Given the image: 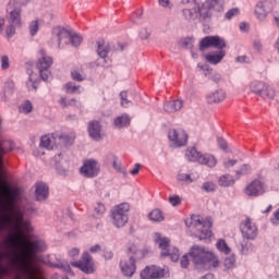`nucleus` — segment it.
Here are the masks:
<instances>
[{
	"label": "nucleus",
	"mask_w": 279,
	"mask_h": 279,
	"mask_svg": "<svg viewBox=\"0 0 279 279\" xmlns=\"http://www.w3.org/2000/svg\"><path fill=\"white\" fill-rule=\"evenodd\" d=\"M54 267H57V269H61L65 274H71V266L68 262H60L58 264H54Z\"/></svg>",
	"instance_id": "nucleus-45"
},
{
	"label": "nucleus",
	"mask_w": 279,
	"mask_h": 279,
	"mask_svg": "<svg viewBox=\"0 0 279 279\" xmlns=\"http://www.w3.org/2000/svg\"><path fill=\"white\" fill-rule=\"evenodd\" d=\"M178 180H179V182H185V184H191L193 182L191 174H187V173L179 174Z\"/></svg>",
	"instance_id": "nucleus-52"
},
{
	"label": "nucleus",
	"mask_w": 279,
	"mask_h": 279,
	"mask_svg": "<svg viewBox=\"0 0 279 279\" xmlns=\"http://www.w3.org/2000/svg\"><path fill=\"white\" fill-rule=\"evenodd\" d=\"M168 140L172 147H186L189 143V133L182 129H170L168 132Z\"/></svg>",
	"instance_id": "nucleus-9"
},
{
	"label": "nucleus",
	"mask_w": 279,
	"mask_h": 279,
	"mask_svg": "<svg viewBox=\"0 0 279 279\" xmlns=\"http://www.w3.org/2000/svg\"><path fill=\"white\" fill-rule=\"evenodd\" d=\"M241 247H242L241 248L242 254H245V255L251 254V252L254 251V246L250 242H243L241 244Z\"/></svg>",
	"instance_id": "nucleus-46"
},
{
	"label": "nucleus",
	"mask_w": 279,
	"mask_h": 279,
	"mask_svg": "<svg viewBox=\"0 0 279 279\" xmlns=\"http://www.w3.org/2000/svg\"><path fill=\"white\" fill-rule=\"evenodd\" d=\"M182 100H171L163 105L165 112L173 113L178 112V110H182Z\"/></svg>",
	"instance_id": "nucleus-25"
},
{
	"label": "nucleus",
	"mask_w": 279,
	"mask_h": 279,
	"mask_svg": "<svg viewBox=\"0 0 279 279\" xmlns=\"http://www.w3.org/2000/svg\"><path fill=\"white\" fill-rule=\"evenodd\" d=\"M130 122H131L130 116L123 114L116 118L113 123L116 128L121 129V128H128V125H130Z\"/></svg>",
	"instance_id": "nucleus-32"
},
{
	"label": "nucleus",
	"mask_w": 279,
	"mask_h": 279,
	"mask_svg": "<svg viewBox=\"0 0 279 279\" xmlns=\"http://www.w3.org/2000/svg\"><path fill=\"white\" fill-rule=\"evenodd\" d=\"M121 106L122 108H128L132 101L128 100V92L120 93Z\"/></svg>",
	"instance_id": "nucleus-49"
},
{
	"label": "nucleus",
	"mask_w": 279,
	"mask_h": 279,
	"mask_svg": "<svg viewBox=\"0 0 279 279\" xmlns=\"http://www.w3.org/2000/svg\"><path fill=\"white\" fill-rule=\"evenodd\" d=\"M259 97H263V99H274V97H276V89L266 83L265 88L262 90V94H259Z\"/></svg>",
	"instance_id": "nucleus-33"
},
{
	"label": "nucleus",
	"mask_w": 279,
	"mask_h": 279,
	"mask_svg": "<svg viewBox=\"0 0 279 279\" xmlns=\"http://www.w3.org/2000/svg\"><path fill=\"white\" fill-rule=\"evenodd\" d=\"M197 66H198L199 71H202L204 73L205 77H209L210 73H213V69H210V66H208L206 64L198 63Z\"/></svg>",
	"instance_id": "nucleus-50"
},
{
	"label": "nucleus",
	"mask_w": 279,
	"mask_h": 279,
	"mask_svg": "<svg viewBox=\"0 0 279 279\" xmlns=\"http://www.w3.org/2000/svg\"><path fill=\"white\" fill-rule=\"evenodd\" d=\"M58 144V133L44 135L40 140V146L45 149H53Z\"/></svg>",
	"instance_id": "nucleus-21"
},
{
	"label": "nucleus",
	"mask_w": 279,
	"mask_h": 279,
	"mask_svg": "<svg viewBox=\"0 0 279 279\" xmlns=\"http://www.w3.org/2000/svg\"><path fill=\"white\" fill-rule=\"evenodd\" d=\"M149 36H151V33L149 32V29H147V28H142V29L140 31V38H141L142 40H147V38H149Z\"/></svg>",
	"instance_id": "nucleus-57"
},
{
	"label": "nucleus",
	"mask_w": 279,
	"mask_h": 279,
	"mask_svg": "<svg viewBox=\"0 0 279 279\" xmlns=\"http://www.w3.org/2000/svg\"><path fill=\"white\" fill-rule=\"evenodd\" d=\"M266 84L267 83H265V82L254 81L251 83L250 88H251L252 93L260 96Z\"/></svg>",
	"instance_id": "nucleus-34"
},
{
	"label": "nucleus",
	"mask_w": 279,
	"mask_h": 279,
	"mask_svg": "<svg viewBox=\"0 0 279 279\" xmlns=\"http://www.w3.org/2000/svg\"><path fill=\"white\" fill-rule=\"evenodd\" d=\"M270 221H271L272 226H278V223H279V209H277L274 213L272 218L270 219Z\"/></svg>",
	"instance_id": "nucleus-60"
},
{
	"label": "nucleus",
	"mask_w": 279,
	"mask_h": 279,
	"mask_svg": "<svg viewBox=\"0 0 279 279\" xmlns=\"http://www.w3.org/2000/svg\"><path fill=\"white\" fill-rule=\"evenodd\" d=\"M72 47H80L82 45V36L70 33V41Z\"/></svg>",
	"instance_id": "nucleus-43"
},
{
	"label": "nucleus",
	"mask_w": 279,
	"mask_h": 279,
	"mask_svg": "<svg viewBox=\"0 0 279 279\" xmlns=\"http://www.w3.org/2000/svg\"><path fill=\"white\" fill-rule=\"evenodd\" d=\"M71 77L74 82H84V80H86V73H84L82 66H76L72 69Z\"/></svg>",
	"instance_id": "nucleus-30"
},
{
	"label": "nucleus",
	"mask_w": 279,
	"mask_h": 279,
	"mask_svg": "<svg viewBox=\"0 0 279 279\" xmlns=\"http://www.w3.org/2000/svg\"><path fill=\"white\" fill-rule=\"evenodd\" d=\"M244 193L247 195V197H258L265 193V183L258 179H255L246 185Z\"/></svg>",
	"instance_id": "nucleus-15"
},
{
	"label": "nucleus",
	"mask_w": 279,
	"mask_h": 279,
	"mask_svg": "<svg viewBox=\"0 0 279 279\" xmlns=\"http://www.w3.org/2000/svg\"><path fill=\"white\" fill-rule=\"evenodd\" d=\"M21 7H15L13 10L9 12V23L14 25L15 27H21L23 22L21 21Z\"/></svg>",
	"instance_id": "nucleus-23"
},
{
	"label": "nucleus",
	"mask_w": 279,
	"mask_h": 279,
	"mask_svg": "<svg viewBox=\"0 0 279 279\" xmlns=\"http://www.w3.org/2000/svg\"><path fill=\"white\" fill-rule=\"evenodd\" d=\"M218 145L220 147V149H223V151H226V149H228V142H226V140L219 137L218 138Z\"/></svg>",
	"instance_id": "nucleus-62"
},
{
	"label": "nucleus",
	"mask_w": 279,
	"mask_h": 279,
	"mask_svg": "<svg viewBox=\"0 0 279 279\" xmlns=\"http://www.w3.org/2000/svg\"><path fill=\"white\" fill-rule=\"evenodd\" d=\"M141 278H142V279H154V277H151V266H150V267H146V268L141 272Z\"/></svg>",
	"instance_id": "nucleus-54"
},
{
	"label": "nucleus",
	"mask_w": 279,
	"mask_h": 279,
	"mask_svg": "<svg viewBox=\"0 0 279 279\" xmlns=\"http://www.w3.org/2000/svg\"><path fill=\"white\" fill-rule=\"evenodd\" d=\"M88 134L93 141H101V125L97 121L89 122Z\"/></svg>",
	"instance_id": "nucleus-22"
},
{
	"label": "nucleus",
	"mask_w": 279,
	"mask_h": 279,
	"mask_svg": "<svg viewBox=\"0 0 279 279\" xmlns=\"http://www.w3.org/2000/svg\"><path fill=\"white\" fill-rule=\"evenodd\" d=\"M240 230L243 239H246L247 241H254V239L258 236V227L252 221V218H246L240 225Z\"/></svg>",
	"instance_id": "nucleus-11"
},
{
	"label": "nucleus",
	"mask_w": 279,
	"mask_h": 279,
	"mask_svg": "<svg viewBox=\"0 0 279 279\" xmlns=\"http://www.w3.org/2000/svg\"><path fill=\"white\" fill-rule=\"evenodd\" d=\"M128 213H130V204L121 203L111 210L112 223L116 228H123L129 221Z\"/></svg>",
	"instance_id": "nucleus-7"
},
{
	"label": "nucleus",
	"mask_w": 279,
	"mask_h": 279,
	"mask_svg": "<svg viewBox=\"0 0 279 279\" xmlns=\"http://www.w3.org/2000/svg\"><path fill=\"white\" fill-rule=\"evenodd\" d=\"M239 14H241V11L239 10V8H233V9H230L227 13H226V19L228 21H231V19L233 16H239Z\"/></svg>",
	"instance_id": "nucleus-51"
},
{
	"label": "nucleus",
	"mask_w": 279,
	"mask_h": 279,
	"mask_svg": "<svg viewBox=\"0 0 279 279\" xmlns=\"http://www.w3.org/2000/svg\"><path fill=\"white\" fill-rule=\"evenodd\" d=\"M99 171H101V166L95 159H86L80 169V172L85 178H97Z\"/></svg>",
	"instance_id": "nucleus-12"
},
{
	"label": "nucleus",
	"mask_w": 279,
	"mask_h": 279,
	"mask_svg": "<svg viewBox=\"0 0 279 279\" xmlns=\"http://www.w3.org/2000/svg\"><path fill=\"white\" fill-rule=\"evenodd\" d=\"M226 97H228V94L226 90L218 88L209 92L206 96L207 104H221L226 101Z\"/></svg>",
	"instance_id": "nucleus-19"
},
{
	"label": "nucleus",
	"mask_w": 279,
	"mask_h": 279,
	"mask_svg": "<svg viewBox=\"0 0 279 279\" xmlns=\"http://www.w3.org/2000/svg\"><path fill=\"white\" fill-rule=\"evenodd\" d=\"M235 259L234 257H228L223 262V267L228 271L229 269H234Z\"/></svg>",
	"instance_id": "nucleus-48"
},
{
	"label": "nucleus",
	"mask_w": 279,
	"mask_h": 279,
	"mask_svg": "<svg viewBox=\"0 0 279 279\" xmlns=\"http://www.w3.org/2000/svg\"><path fill=\"white\" fill-rule=\"evenodd\" d=\"M57 141L61 143V145H73V142L75 141V136L73 134H63L59 135L57 137Z\"/></svg>",
	"instance_id": "nucleus-38"
},
{
	"label": "nucleus",
	"mask_w": 279,
	"mask_h": 279,
	"mask_svg": "<svg viewBox=\"0 0 279 279\" xmlns=\"http://www.w3.org/2000/svg\"><path fill=\"white\" fill-rule=\"evenodd\" d=\"M182 16L185 21H197L199 19L196 5L193 9H183Z\"/></svg>",
	"instance_id": "nucleus-29"
},
{
	"label": "nucleus",
	"mask_w": 279,
	"mask_h": 279,
	"mask_svg": "<svg viewBox=\"0 0 279 279\" xmlns=\"http://www.w3.org/2000/svg\"><path fill=\"white\" fill-rule=\"evenodd\" d=\"M59 106H61V108H82V102L75 98L69 100L63 96L59 99Z\"/></svg>",
	"instance_id": "nucleus-26"
},
{
	"label": "nucleus",
	"mask_w": 279,
	"mask_h": 279,
	"mask_svg": "<svg viewBox=\"0 0 279 279\" xmlns=\"http://www.w3.org/2000/svg\"><path fill=\"white\" fill-rule=\"evenodd\" d=\"M148 219H150V221H165V214H162V210L160 209H153L149 214H148Z\"/></svg>",
	"instance_id": "nucleus-35"
},
{
	"label": "nucleus",
	"mask_w": 279,
	"mask_h": 279,
	"mask_svg": "<svg viewBox=\"0 0 279 279\" xmlns=\"http://www.w3.org/2000/svg\"><path fill=\"white\" fill-rule=\"evenodd\" d=\"M154 242L161 250V256H169L172 263L180 260V251L173 246H169L171 240L167 236H162L160 233L154 234Z\"/></svg>",
	"instance_id": "nucleus-5"
},
{
	"label": "nucleus",
	"mask_w": 279,
	"mask_h": 279,
	"mask_svg": "<svg viewBox=\"0 0 279 279\" xmlns=\"http://www.w3.org/2000/svg\"><path fill=\"white\" fill-rule=\"evenodd\" d=\"M210 47H214L215 49H223L226 47V40L219 36H206L201 40V51H204Z\"/></svg>",
	"instance_id": "nucleus-13"
},
{
	"label": "nucleus",
	"mask_w": 279,
	"mask_h": 279,
	"mask_svg": "<svg viewBox=\"0 0 279 279\" xmlns=\"http://www.w3.org/2000/svg\"><path fill=\"white\" fill-rule=\"evenodd\" d=\"M159 5L161 8H167L168 10H171L173 8V3H171V0H158Z\"/></svg>",
	"instance_id": "nucleus-59"
},
{
	"label": "nucleus",
	"mask_w": 279,
	"mask_h": 279,
	"mask_svg": "<svg viewBox=\"0 0 279 279\" xmlns=\"http://www.w3.org/2000/svg\"><path fill=\"white\" fill-rule=\"evenodd\" d=\"M252 173V166L244 163L235 171V178L239 180L241 175H247Z\"/></svg>",
	"instance_id": "nucleus-39"
},
{
	"label": "nucleus",
	"mask_w": 279,
	"mask_h": 279,
	"mask_svg": "<svg viewBox=\"0 0 279 279\" xmlns=\"http://www.w3.org/2000/svg\"><path fill=\"white\" fill-rule=\"evenodd\" d=\"M35 197L37 202H45L49 197V186L45 183L35 184Z\"/></svg>",
	"instance_id": "nucleus-20"
},
{
	"label": "nucleus",
	"mask_w": 279,
	"mask_h": 279,
	"mask_svg": "<svg viewBox=\"0 0 279 279\" xmlns=\"http://www.w3.org/2000/svg\"><path fill=\"white\" fill-rule=\"evenodd\" d=\"M168 202H169V204H171V206H180V204H182V198H180V196H177V195H174V196H170L169 198H168Z\"/></svg>",
	"instance_id": "nucleus-53"
},
{
	"label": "nucleus",
	"mask_w": 279,
	"mask_h": 279,
	"mask_svg": "<svg viewBox=\"0 0 279 279\" xmlns=\"http://www.w3.org/2000/svg\"><path fill=\"white\" fill-rule=\"evenodd\" d=\"M206 4L209 5V9L216 12H223V0H205Z\"/></svg>",
	"instance_id": "nucleus-31"
},
{
	"label": "nucleus",
	"mask_w": 279,
	"mask_h": 279,
	"mask_svg": "<svg viewBox=\"0 0 279 279\" xmlns=\"http://www.w3.org/2000/svg\"><path fill=\"white\" fill-rule=\"evenodd\" d=\"M28 29H29L31 36H36V34H38V29H39L38 20L31 22Z\"/></svg>",
	"instance_id": "nucleus-47"
},
{
	"label": "nucleus",
	"mask_w": 279,
	"mask_h": 279,
	"mask_svg": "<svg viewBox=\"0 0 279 279\" xmlns=\"http://www.w3.org/2000/svg\"><path fill=\"white\" fill-rule=\"evenodd\" d=\"M120 267L123 276H126L128 278L134 276L136 271V260L134 259V256H130L129 259H122L120 262Z\"/></svg>",
	"instance_id": "nucleus-18"
},
{
	"label": "nucleus",
	"mask_w": 279,
	"mask_h": 279,
	"mask_svg": "<svg viewBox=\"0 0 279 279\" xmlns=\"http://www.w3.org/2000/svg\"><path fill=\"white\" fill-rule=\"evenodd\" d=\"M219 186H232L234 184V177H232L231 174H225L221 175L219 181H218Z\"/></svg>",
	"instance_id": "nucleus-36"
},
{
	"label": "nucleus",
	"mask_w": 279,
	"mask_h": 279,
	"mask_svg": "<svg viewBox=\"0 0 279 279\" xmlns=\"http://www.w3.org/2000/svg\"><path fill=\"white\" fill-rule=\"evenodd\" d=\"M223 58H226V51L223 50H220L218 52H211L205 56V60L209 64H219V62H221Z\"/></svg>",
	"instance_id": "nucleus-24"
},
{
	"label": "nucleus",
	"mask_w": 279,
	"mask_h": 279,
	"mask_svg": "<svg viewBox=\"0 0 279 279\" xmlns=\"http://www.w3.org/2000/svg\"><path fill=\"white\" fill-rule=\"evenodd\" d=\"M95 49L97 56L99 57L97 60V65L108 69V66L112 64V60L110 57H108L112 52V45L104 39H98L95 43Z\"/></svg>",
	"instance_id": "nucleus-6"
},
{
	"label": "nucleus",
	"mask_w": 279,
	"mask_h": 279,
	"mask_svg": "<svg viewBox=\"0 0 279 279\" xmlns=\"http://www.w3.org/2000/svg\"><path fill=\"white\" fill-rule=\"evenodd\" d=\"M185 223L187 228H190V232H192L193 236L198 239V241H210V236H213V231H210L213 223L210 221L194 215L190 220L185 221Z\"/></svg>",
	"instance_id": "nucleus-2"
},
{
	"label": "nucleus",
	"mask_w": 279,
	"mask_h": 279,
	"mask_svg": "<svg viewBox=\"0 0 279 279\" xmlns=\"http://www.w3.org/2000/svg\"><path fill=\"white\" fill-rule=\"evenodd\" d=\"M208 77L216 84H218V82H221V74L219 72H213V70H211Z\"/></svg>",
	"instance_id": "nucleus-55"
},
{
	"label": "nucleus",
	"mask_w": 279,
	"mask_h": 279,
	"mask_svg": "<svg viewBox=\"0 0 279 279\" xmlns=\"http://www.w3.org/2000/svg\"><path fill=\"white\" fill-rule=\"evenodd\" d=\"M15 32H16V28H15L14 24H11L7 27L8 36H14Z\"/></svg>",
	"instance_id": "nucleus-64"
},
{
	"label": "nucleus",
	"mask_w": 279,
	"mask_h": 279,
	"mask_svg": "<svg viewBox=\"0 0 279 279\" xmlns=\"http://www.w3.org/2000/svg\"><path fill=\"white\" fill-rule=\"evenodd\" d=\"M181 267L183 269H186V267H189V256L187 255H183L181 258Z\"/></svg>",
	"instance_id": "nucleus-63"
},
{
	"label": "nucleus",
	"mask_w": 279,
	"mask_h": 279,
	"mask_svg": "<svg viewBox=\"0 0 279 279\" xmlns=\"http://www.w3.org/2000/svg\"><path fill=\"white\" fill-rule=\"evenodd\" d=\"M1 62H2L1 64L2 69H8L10 66V59L8 58V56H3L1 58Z\"/></svg>",
	"instance_id": "nucleus-61"
},
{
	"label": "nucleus",
	"mask_w": 279,
	"mask_h": 279,
	"mask_svg": "<svg viewBox=\"0 0 279 279\" xmlns=\"http://www.w3.org/2000/svg\"><path fill=\"white\" fill-rule=\"evenodd\" d=\"M151 269V278H165V270H162L160 267L157 266H150Z\"/></svg>",
	"instance_id": "nucleus-41"
},
{
	"label": "nucleus",
	"mask_w": 279,
	"mask_h": 279,
	"mask_svg": "<svg viewBox=\"0 0 279 279\" xmlns=\"http://www.w3.org/2000/svg\"><path fill=\"white\" fill-rule=\"evenodd\" d=\"M95 213L98 216L104 215V213H106V206L101 203H97V205L95 206Z\"/></svg>",
	"instance_id": "nucleus-56"
},
{
	"label": "nucleus",
	"mask_w": 279,
	"mask_h": 279,
	"mask_svg": "<svg viewBox=\"0 0 279 279\" xmlns=\"http://www.w3.org/2000/svg\"><path fill=\"white\" fill-rule=\"evenodd\" d=\"M185 3H194V5H196L198 21H210V19H213V10L206 1L198 2L197 0H185Z\"/></svg>",
	"instance_id": "nucleus-14"
},
{
	"label": "nucleus",
	"mask_w": 279,
	"mask_h": 279,
	"mask_svg": "<svg viewBox=\"0 0 279 279\" xmlns=\"http://www.w3.org/2000/svg\"><path fill=\"white\" fill-rule=\"evenodd\" d=\"M27 232H32V222L25 220L24 215L17 214L15 220L12 217L0 219V263L8 258L21 271L23 279H38V269L32 260L47 247L40 240L29 241Z\"/></svg>",
	"instance_id": "nucleus-1"
},
{
	"label": "nucleus",
	"mask_w": 279,
	"mask_h": 279,
	"mask_svg": "<svg viewBox=\"0 0 279 279\" xmlns=\"http://www.w3.org/2000/svg\"><path fill=\"white\" fill-rule=\"evenodd\" d=\"M190 256L195 265L211 263L213 267H219V258L215 256V253L206 251L204 247L193 246Z\"/></svg>",
	"instance_id": "nucleus-4"
},
{
	"label": "nucleus",
	"mask_w": 279,
	"mask_h": 279,
	"mask_svg": "<svg viewBox=\"0 0 279 279\" xmlns=\"http://www.w3.org/2000/svg\"><path fill=\"white\" fill-rule=\"evenodd\" d=\"M65 93L70 94V95H75L76 93L80 94V89L82 88V86L80 85H75L74 83L70 82L66 83L65 86Z\"/></svg>",
	"instance_id": "nucleus-40"
},
{
	"label": "nucleus",
	"mask_w": 279,
	"mask_h": 279,
	"mask_svg": "<svg viewBox=\"0 0 279 279\" xmlns=\"http://www.w3.org/2000/svg\"><path fill=\"white\" fill-rule=\"evenodd\" d=\"M216 248L218 250V252H221V254H230V252H232L230 250V246H228V243L226 242V240L223 239H219L216 243Z\"/></svg>",
	"instance_id": "nucleus-37"
},
{
	"label": "nucleus",
	"mask_w": 279,
	"mask_h": 279,
	"mask_svg": "<svg viewBox=\"0 0 279 279\" xmlns=\"http://www.w3.org/2000/svg\"><path fill=\"white\" fill-rule=\"evenodd\" d=\"M202 190L205 191V193H215L217 190V184H215V182L207 181L203 183Z\"/></svg>",
	"instance_id": "nucleus-42"
},
{
	"label": "nucleus",
	"mask_w": 279,
	"mask_h": 279,
	"mask_svg": "<svg viewBox=\"0 0 279 279\" xmlns=\"http://www.w3.org/2000/svg\"><path fill=\"white\" fill-rule=\"evenodd\" d=\"M13 149L14 143L12 141H3L0 137V189H5V191H8L5 198L10 205L14 204V195H16V191L12 190V185H10L3 177V156Z\"/></svg>",
	"instance_id": "nucleus-3"
},
{
	"label": "nucleus",
	"mask_w": 279,
	"mask_h": 279,
	"mask_svg": "<svg viewBox=\"0 0 279 279\" xmlns=\"http://www.w3.org/2000/svg\"><path fill=\"white\" fill-rule=\"evenodd\" d=\"M199 165H205L206 167H217V158H215V156L213 155H208V154H205V155H201V158H199Z\"/></svg>",
	"instance_id": "nucleus-28"
},
{
	"label": "nucleus",
	"mask_w": 279,
	"mask_h": 279,
	"mask_svg": "<svg viewBox=\"0 0 279 279\" xmlns=\"http://www.w3.org/2000/svg\"><path fill=\"white\" fill-rule=\"evenodd\" d=\"M236 162H239L236 159H227L223 161V167L226 169H232V167H234V165H236Z\"/></svg>",
	"instance_id": "nucleus-58"
},
{
	"label": "nucleus",
	"mask_w": 279,
	"mask_h": 279,
	"mask_svg": "<svg viewBox=\"0 0 279 279\" xmlns=\"http://www.w3.org/2000/svg\"><path fill=\"white\" fill-rule=\"evenodd\" d=\"M32 110H34V107L32 106V102H29V101H26L22 106H20V112H22L23 114H29V112H32Z\"/></svg>",
	"instance_id": "nucleus-44"
},
{
	"label": "nucleus",
	"mask_w": 279,
	"mask_h": 279,
	"mask_svg": "<svg viewBox=\"0 0 279 279\" xmlns=\"http://www.w3.org/2000/svg\"><path fill=\"white\" fill-rule=\"evenodd\" d=\"M185 158H187L190 162H199V159L202 158V153L197 151V148L191 147L186 149Z\"/></svg>",
	"instance_id": "nucleus-27"
},
{
	"label": "nucleus",
	"mask_w": 279,
	"mask_h": 279,
	"mask_svg": "<svg viewBox=\"0 0 279 279\" xmlns=\"http://www.w3.org/2000/svg\"><path fill=\"white\" fill-rule=\"evenodd\" d=\"M71 32L62 26L52 28V39L58 44V49H64L69 45Z\"/></svg>",
	"instance_id": "nucleus-10"
},
{
	"label": "nucleus",
	"mask_w": 279,
	"mask_h": 279,
	"mask_svg": "<svg viewBox=\"0 0 279 279\" xmlns=\"http://www.w3.org/2000/svg\"><path fill=\"white\" fill-rule=\"evenodd\" d=\"M39 59L36 63V69L39 71V75L44 82H47L51 77V72L49 69H51V65L53 64V58L47 56V51L40 50L39 51Z\"/></svg>",
	"instance_id": "nucleus-8"
},
{
	"label": "nucleus",
	"mask_w": 279,
	"mask_h": 279,
	"mask_svg": "<svg viewBox=\"0 0 279 279\" xmlns=\"http://www.w3.org/2000/svg\"><path fill=\"white\" fill-rule=\"evenodd\" d=\"M271 10H272L271 2L259 1L255 5V16L256 19H258V21H265L269 12H271Z\"/></svg>",
	"instance_id": "nucleus-17"
},
{
	"label": "nucleus",
	"mask_w": 279,
	"mask_h": 279,
	"mask_svg": "<svg viewBox=\"0 0 279 279\" xmlns=\"http://www.w3.org/2000/svg\"><path fill=\"white\" fill-rule=\"evenodd\" d=\"M72 267L81 269L84 274H93L95 271L93 268V257L88 252L83 253L82 260L73 262Z\"/></svg>",
	"instance_id": "nucleus-16"
}]
</instances>
